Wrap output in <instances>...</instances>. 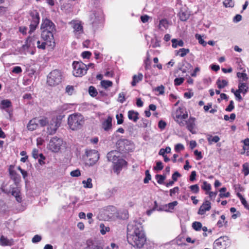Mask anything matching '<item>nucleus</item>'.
Wrapping results in <instances>:
<instances>
[{"label":"nucleus","instance_id":"nucleus-48","mask_svg":"<svg viewBox=\"0 0 249 249\" xmlns=\"http://www.w3.org/2000/svg\"><path fill=\"white\" fill-rule=\"evenodd\" d=\"M190 190L195 194H197L199 192V188L198 185L195 184L191 185L189 187Z\"/></svg>","mask_w":249,"mask_h":249},{"label":"nucleus","instance_id":"nucleus-60","mask_svg":"<svg viewBox=\"0 0 249 249\" xmlns=\"http://www.w3.org/2000/svg\"><path fill=\"white\" fill-rule=\"evenodd\" d=\"M184 81V78H177L174 80L175 85L176 86H179L181 85Z\"/></svg>","mask_w":249,"mask_h":249},{"label":"nucleus","instance_id":"nucleus-10","mask_svg":"<svg viewBox=\"0 0 249 249\" xmlns=\"http://www.w3.org/2000/svg\"><path fill=\"white\" fill-rule=\"evenodd\" d=\"M85 160L87 164L89 165H94L99 160V156L95 150H87L86 152Z\"/></svg>","mask_w":249,"mask_h":249},{"label":"nucleus","instance_id":"nucleus-24","mask_svg":"<svg viewBox=\"0 0 249 249\" xmlns=\"http://www.w3.org/2000/svg\"><path fill=\"white\" fill-rule=\"evenodd\" d=\"M13 243L12 239H8L4 236H1L0 238V245L3 246H11Z\"/></svg>","mask_w":249,"mask_h":249},{"label":"nucleus","instance_id":"nucleus-43","mask_svg":"<svg viewBox=\"0 0 249 249\" xmlns=\"http://www.w3.org/2000/svg\"><path fill=\"white\" fill-rule=\"evenodd\" d=\"M192 227L196 231H200L202 228V224L199 222H194L192 224Z\"/></svg>","mask_w":249,"mask_h":249},{"label":"nucleus","instance_id":"nucleus-2","mask_svg":"<svg viewBox=\"0 0 249 249\" xmlns=\"http://www.w3.org/2000/svg\"><path fill=\"white\" fill-rule=\"evenodd\" d=\"M42 30L41 38L43 41H37V47L39 49H45L46 47L52 46L54 44L53 33L55 30L54 23L50 19H43L41 25Z\"/></svg>","mask_w":249,"mask_h":249},{"label":"nucleus","instance_id":"nucleus-32","mask_svg":"<svg viewBox=\"0 0 249 249\" xmlns=\"http://www.w3.org/2000/svg\"><path fill=\"white\" fill-rule=\"evenodd\" d=\"M228 82L226 80L218 79L216 81V84L219 89H222L228 85Z\"/></svg>","mask_w":249,"mask_h":249},{"label":"nucleus","instance_id":"nucleus-36","mask_svg":"<svg viewBox=\"0 0 249 249\" xmlns=\"http://www.w3.org/2000/svg\"><path fill=\"white\" fill-rule=\"evenodd\" d=\"M237 76L240 78V80H241V82H243L244 81H247L248 79V77L246 73L244 72H237Z\"/></svg>","mask_w":249,"mask_h":249},{"label":"nucleus","instance_id":"nucleus-6","mask_svg":"<svg viewBox=\"0 0 249 249\" xmlns=\"http://www.w3.org/2000/svg\"><path fill=\"white\" fill-rule=\"evenodd\" d=\"M73 75L76 77H81L87 73L88 66L82 62L74 61L72 64Z\"/></svg>","mask_w":249,"mask_h":249},{"label":"nucleus","instance_id":"nucleus-42","mask_svg":"<svg viewBox=\"0 0 249 249\" xmlns=\"http://www.w3.org/2000/svg\"><path fill=\"white\" fill-rule=\"evenodd\" d=\"M178 204V201H174L172 202L168 203L167 205H166L165 207H168V210H165L166 211H169V210H172L174 209V207L176 206Z\"/></svg>","mask_w":249,"mask_h":249},{"label":"nucleus","instance_id":"nucleus-14","mask_svg":"<svg viewBox=\"0 0 249 249\" xmlns=\"http://www.w3.org/2000/svg\"><path fill=\"white\" fill-rule=\"evenodd\" d=\"M196 118L193 117H190L189 119L185 122V124L186 125L187 129L192 134H196Z\"/></svg>","mask_w":249,"mask_h":249},{"label":"nucleus","instance_id":"nucleus-38","mask_svg":"<svg viewBox=\"0 0 249 249\" xmlns=\"http://www.w3.org/2000/svg\"><path fill=\"white\" fill-rule=\"evenodd\" d=\"M195 37L198 40L199 44L203 45V46H206L207 42L204 40V39L202 38V36L200 35L196 34L195 35Z\"/></svg>","mask_w":249,"mask_h":249},{"label":"nucleus","instance_id":"nucleus-26","mask_svg":"<svg viewBox=\"0 0 249 249\" xmlns=\"http://www.w3.org/2000/svg\"><path fill=\"white\" fill-rule=\"evenodd\" d=\"M143 78L142 73H139L138 75H134L133 77V80L131 82V85L135 86L137 83L142 81Z\"/></svg>","mask_w":249,"mask_h":249},{"label":"nucleus","instance_id":"nucleus-56","mask_svg":"<svg viewBox=\"0 0 249 249\" xmlns=\"http://www.w3.org/2000/svg\"><path fill=\"white\" fill-rule=\"evenodd\" d=\"M234 107V102L231 100L230 102L229 106L226 107V110L229 112L231 111L233 109Z\"/></svg>","mask_w":249,"mask_h":249},{"label":"nucleus","instance_id":"nucleus-13","mask_svg":"<svg viewBox=\"0 0 249 249\" xmlns=\"http://www.w3.org/2000/svg\"><path fill=\"white\" fill-rule=\"evenodd\" d=\"M60 122L56 118H53L48 124L47 132L50 135L54 134L59 127Z\"/></svg>","mask_w":249,"mask_h":249},{"label":"nucleus","instance_id":"nucleus-1","mask_svg":"<svg viewBox=\"0 0 249 249\" xmlns=\"http://www.w3.org/2000/svg\"><path fill=\"white\" fill-rule=\"evenodd\" d=\"M141 218L135 219L127 226V239L128 243L134 247L141 248L146 243V238Z\"/></svg>","mask_w":249,"mask_h":249},{"label":"nucleus","instance_id":"nucleus-15","mask_svg":"<svg viewBox=\"0 0 249 249\" xmlns=\"http://www.w3.org/2000/svg\"><path fill=\"white\" fill-rule=\"evenodd\" d=\"M126 163V161L124 159H119V160L113 163L114 172L118 174L122 170L123 167L125 165Z\"/></svg>","mask_w":249,"mask_h":249},{"label":"nucleus","instance_id":"nucleus-29","mask_svg":"<svg viewBox=\"0 0 249 249\" xmlns=\"http://www.w3.org/2000/svg\"><path fill=\"white\" fill-rule=\"evenodd\" d=\"M11 194L12 196H14L16 197L17 201L19 202H21V197L20 196V191L18 188H13L11 191Z\"/></svg>","mask_w":249,"mask_h":249},{"label":"nucleus","instance_id":"nucleus-49","mask_svg":"<svg viewBox=\"0 0 249 249\" xmlns=\"http://www.w3.org/2000/svg\"><path fill=\"white\" fill-rule=\"evenodd\" d=\"M66 93L68 95H71L74 92V87L72 86L68 85L66 88Z\"/></svg>","mask_w":249,"mask_h":249},{"label":"nucleus","instance_id":"nucleus-55","mask_svg":"<svg viewBox=\"0 0 249 249\" xmlns=\"http://www.w3.org/2000/svg\"><path fill=\"white\" fill-rule=\"evenodd\" d=\"M145 175L146 177L143 180V182L144 183H147L148 181L151 179V175L149 173V170H146L145 171Z\"/></svg>","mask_w":249,"mask_h":249},{"label":"nucleus","instance_id":"nucleus-62","mask_svg":"<svg viewBox=\"0 0 249 249\" xmlns=\"http://www.w3.org/2000/svg\"><path fill=\"white\" fill-rule=\"evenodd\" d=\"M69 108V106L68 104H64L58 107V110L60 111H64L68 110Z\"/></svg>","mask_w":249,"mask_h":249},{"label":"nucleus","instance_id":"nucleus-18","mask_svg":"<svg viewBox=\"0 0 249 249\" xmlns=\"http://www.w3.org/2000/svg\"><path fill=\"white\" fill-rule=\"evenodd\" d=\"M119 153L117 151H111L108 153L107 155V158L109 161H111L112 163L119 160Z\"/></svg>","mask_w":249,"mask_h":249},{"label":"nucleus","instance_id":"nucleus-44","mask_svg":"<svg viewBox=\"0 0 249 249\" xmlns=\"http://www.w3.org/2000/svg\"><path fill=\"white\" fill-rule=\"evenodd\" d=\"M201 188L203 190L208 192L211 189V185L210 183H208L207 181H205L203 182Z\"/></svg>","mask_w":249,"mask_h":249},{"label":"nucleus","instance_id":"nucleus-35","mask_svg":"<svg viewBox=\"0 0 249 249\" xmlns=\"http://www.w3.org/2000/svg\"><path fill=\"white\" fill-rule=\"evenodd\" d=\"M207 140L209 144H212L213 142H217L220 140V138L217 136L213 137L211 135H208L207 137Z\"/></svg>","mask_w":249,"mask_h":249},{"label":"nucleus","instance_id":"nucleus-27","mask_svg":"<svg viewBox=\"0 0 249 249\" xmlns=\"http://www.w3.org/2000/svg\"><path fill=\"white\" fill-rule=\"evenodd\" d=\"M168 22L166 19H161L160 21L159 28L161 31H164L168 28Z\"/></svg>","mask_w":249,"mask_h":249},{"label":"nucleus","instance_id":"nucleus-4","mask_svg":"<svg viewBox=\"0 0 249 249\" xmlns=\"http://www.w3.org/2000/svg\"><path fill=\"white\" fill-rule=\"evenodd\" d=\"M62 80V74L57 70L52 71L48 75L47 82L50 86H55L59 84Z\"/></svg>","mask_w":249,"mask_h":249},{"label":"nucleus","instance_id":"nucleus-9","mask_svg":"<svg viewBox=\"0 0 249 249\" xmlns=\"http://www.w3.org/2000/svg\"><path fill=\"white\" fill-rule=\"evenodd\" d=\"M188 116V114L187 112L181 107L178 108L174 114V119L175 121L180 126L185 125V123L183 120L186 119Z\"/></svg>","mask_w":249,"mask_h":249},{"label":"nucleus","instance_id":"nucleus-8","mask_svg":"<svg viewBox=\"0 0 249 249\" xmlns=\"http://www.w3.org/2000/svg\"><path fill=\"white\" fill-rule=\"evenodd\" d=\"M69 24L73 29L74 36L77 38L80 37L84 33L83 23L78 19H73L70 22Z\"/></svg>","mask_w":249,"mask_h":249},{"label":"nucleus","instance_id":"nucleus-33","mask_svg":"<svg viewBox=\"0 0 249 249\" xmlns=\"http://www.w3.org/2000/svg\"><path fill=\"white\" fill-rule=\"evenodd\" d=\"M100 232L102 235H105L107 232L109 231L110 228L106 226L104 224H100Z\"/></svg>","mask_w":249,"mask_h":249},{"label":"nucleus","instance_id":"nucleus-30","mask_svg":"<svg viewBox=\"0 0 249 249\" xmlns=\"http://www.w3.org/2000/svg\"><path fill=\"white\" fill-rule=\"evenodd\" d=\"M172 47L174 48H176L178 47H182L184 45V42L181 40H178L177 39H172Z\"/></svg>","mask_w":249,"mask_h":249},{"label":"nucleus","instance_id":"nucleus-59","mask_svg":"<svg viewBox=\"0 0 249 249\" xmlns=\"http://www.w3.org/2000/svg\"><path fill=\"white\" fill-rule=\"evenodd\" d=\"M116 117L118 124H122L123 123V115L122 114H117Z\"/></svg>","mask_w":249,"mask_h":249},{"label":"nucleus","instance_id":"nucleus-63","mask_svg":"<svg viewBox=\"0 0 249 249\" xmlns=\"http://www.w3.org/2000/svg\"><path fill=\"white\" fill-rule=\"evenodd\" d=\"M39 154L38 153V150L37 149H34L32 151V156L35 159H38L39 157Z\"/></svg>","mask_w":249,"mask_h":249},{"label":"nucleus","instance_id":"nucleus-57","mask_svg":"<svg viewBox=\"0 0 249 249\" xmlns=\"http://www.w3.org/2000/svg\"><path fill=\"white\" fill-rule=\"evenodd\" d=\"M105 249H119V246L114 243H111L110 246H107Z\"/></svg>","mask_w":249,"mask_h":249},{"label":"nucleus","instance_id":"nucleus-34","mask_svg":"<svg viewBox=\"0 0 249 249\" xmlns=\"http://www.w3.org/2000/svg\"><path fill=\"white\" fill-rule=\"evenodd\" d=\"M226 190L227 189L225 187H223L220 189L219 196L220 198L228 197L230 196V194L229 192L225 193Z\"/></svg>","mask_w":249,"mask_h":249},{"label":"nucleus","instance_id":"nucleus-58","mask_svg":"<svg viewBox=\"0 0 249 249\" xmlns=\"http://www.w3.org/2000/svg\"><path fill=\"white\" fill-rule=\"evenodd\" d=\"M70 175L72 177H78L81 175V173L79 170L77 169L71 171L70 173Z\"/></svg>","mask_w":249,"mask_h":249},{"label":"nucleus","instance_id":"nucleus-46","mask_svg":"<svg viewBox=\"0 0 249 249\" xmlns=\"http://www.w3.org/2000/svg\"><path fill=\"white\" fill-rule=\"evenodd\" d=\"M223 4L226 7H233L234 3L232 0H225L223 1Z\"/></svg>","mask_w":249,"mask_h":249},{"label":"nucleus","instance_id":"nucleus-16","mask_svg":"<svg viewBox=\"0 0 249 249\" xmlns=\"http://www.w3.org/2000/svg\"><path fill=\"white\" fill-rule=\"evenodd\" d=\"M102 128L106 131H109L112 129V117L108 116L102 123Z\"/></svg>","mask_w":249,"mask_h":249},{"label":"nucleus","instance_id":"nucleus-7","mask_svg":"<svg viewBox=\"0 0 249 249\" xmlns=\"http://www.w3.org/2000/svg\"><path fill=\"white\" fill-rule=\"evenodd\" d=\"M65 147V143L63 140L59 138L54 137L50 141L48 148L54 152H57L60 149Z\"/></svg>","mask_w":249,"mask_h":249},{"label":"nucleus","instance_id":"nucleus-17","mask_svg":"<svg viewBox=\"0 0 249 249\" xmlns=\"http://www.w3.org/2000/svg\"><path fill=\"white\" fill-rule=\"evenodd\" d=\"M211 202L207 200H205L202 205L200 206L198 213L200 215L204 214L207 211L211 209Z\"/></svg>","mask_w":249,"mask_h":249},{"label":"nucleus","instance_id":"nucleus-61","mask_svg":"<svg viewBox=\"0 0 249 249\" xmlns=\"http://www.w3.org/2000/svg\"><path fill=\"white\" fill-rule=\"evenodd\" d=\"M178 191L179 188L178 187H175L170 190V196H173L176 193H178Z\"/></svg>","mask_w":249,"mask_h":249},{"label":"nucleus","instance_id":"nucleus-47","mask_svg":"<svg viewBox=\"0 0 249 249\" xmlns=\"http://www.w3.org/2000/svg\"><path fill=\"white\" fill-rule=\"evenodd\" d=\"M171 148L169 147H166L165 149L161 148L160 149L159 151V155L164 156L165 155V154L166 153H169L171 152Z\"/></svg>","mask_w":249,"mask_h":249},{"label":"nucleus","instance_id":"nucleus-50","mask_svg":"<svg viewBox=\"0 0 249 249\" xmlns=\"http://www.w3.org/2000/svg\"><path fill=\"white\" fill-rule=\"evenodd\" d=\"M156 178L157 180L158 183L161 184L163 183L164 180L165 179V177L160 175H157L156 176Z\"/></svg>","mask_w":249,"mask_h":249},{"label":"nucleus","instance_id":"nucleus-53","mask_svg":"<svg viewBox=\"0 0 249 249\" xmlns=\"http://www.w3.org/2000/svg\"><path fill=\"white\" fill-rule=\"evenodd\" d=\"M125 94L124 92H122L120 93L119 94L118 101L121 103H123L125 100Z\"/></svg>","mask_w":249,"mask_h":249},{"label":"nucleus","instance_id":"nucleus-37","mask_svg":"<svg viewBox=\"0 0 249 249\" xmlns=\"http://www.w3.org/2000/svg\"><path fill=\"white\" fill-rule=\"evenodd\" d=\"M91 179L90 178H88L86 180H83L82 183L85 188H91L92 187V184L91 183Z\"/></svg>","mask_w":249,"mask_h":249},{"label":"nucleus","instance_id":"nucleus-40","mask_svg":"<svg viewBox=\"0 0 249 249\" xmlns=\"http://www.w3.org/2000/svg\"><path fill=\"white\" fill-rule=\"evenodd\" d=\"M101 84L105 89H107L112 86V82L108 80H103L101 82Z\"/></svg>","mask_w":249,"mask_h":249},{"label":"nucleus","instance_id":"nucleus-52","mask_svg":"<svg viewBox=\"0 0 249 249\" xmlns=\"http://www.w3.org/2000/svg\"><path fill=\"white\" fill-rule=\"evenodd\" d=\"M48 122L49 121L46 118H43L38 120V124H39L41 126H44L46 124H48Z\"/></svg>","mask_w":249,"mask_h":249},{"label":"nucleus","instance_id":"nucleus-21","mask_svg":"<svg viewBox=\"0 0 249 249\" xmlns=\"http://www.w3.org/2000/svg\"><path fill=\"white\" fill-rule=\"evenodd\" d=\"M12 106V103L9 100L6 99L3 100L1 101L0 108L3 109H5L7 112L10 115V111L9 110L8 108Z\"/></svg>","mask_w":249,"mask_h":249},{"label":"nucleus","instance_id":"nucleus-25","mask_svg":"<svg viewBox=\"0 0 249 249\" xmlns=\"http://www.w3.org/2000/svg\"><path fill=\"white\" fill-rule=\"evenodd\" d=\"M139 113L138 112L134 110H130L128 112V117L130 120H132L135 122H137L139 119Z\"/></svg>","mask_w":249,"mask_h":249},{"label":"nucleus","instance_id":"nucleus-41","mask_svg":"<svg viewBox=\"0 0 249 249\" xmlns=\"http://www.w3.org/2000/svg\"><path fill=\"white\" fill-rule=\"evenodd\" d=\"M165 88L163 85H160L155 88L154 90L158 92L157 95H163L164 93Z\"/></svg>","mask_w":249,"mask_h":249},{"label":"nucleus","instance_id":"nucleus-45","mask_svg":"<svg viewBox=\"0 0 249 249\" xmlns=\"http://www.w3.org/2000/svg\"><path fill=\"white\" fill-rule=\"evenodd\" d=\"M89 92L90 95L92 97L96 96L98 93L96 89L93 86L89 87Z\"/></svg>","mask_w":249,"mask_h":249},{"label":"nucleus","instance_id":"nucleus-3","mask_svg":"<svg viewBox=\"0 0 249 249\" xmlns=\"http://www.w3.org/2000/svg\"><path fill=\"white\" fill-rule=\"evenodd\" d=\"M85 123V119L82 115L79 113H75L70 115L68 118V124L69 127L72 130L80 129Z\"/></svg>","mask_w":249,"mask_h":249},{"label":"nucleus","instance_id":"nucleus-31","mask_svg":"<svg viewBox=\"0 0 249 249\" xmlns=\"http://www.w3.org/2000/svg\"><path fill=\"white\" fill-rule=\"evenodd\" d=\"M118 216L121 219H125L128 218V212L126 209L120 211L118 213Z\"/></svg>","mask_w":249,"mask_h":249},{"label":"nucleus","instance_id":"nucleus-11","mask_svg":"<svg viewBox=\"0 0 249 249\" xmlns=\"http://www.w3.org/2000/svg\"><path fill=\"white\" fill-rule=\"evenodd\" d=\"M230 241L227 236L220 237L213 243V249H226L230 246Z\"/></svg>","mask_w":249,"mask_h":249},{"label":"nucleus","instance_id":"nucleus-20","mask_svg":"<svg viewBox=\"0 0 249 249\" xmlns=\"http://www.w3.org/2000/svg\"><path fill=\"white\" fill-rule=\"evenodd\" d=\"M38 125V119L34 118L29 121L27 127L29 130L33 131L37 128Z\"/></svg>","mask_w":249,"mask_h":249},{"label":"nucleus","instance_id":"nucleus-39","mask_svg":"<svg viewBox=\"0 0 249 249\" xmlns=\"http://www.w3.org/2000/svg\"><path fill=\"white\" fill-rule=\"evenodd\" d=\"M242 172L245 176L249 174V164L248 163L246 162L243 164Z\"/></svg>","mask_w":249,"mask_h":249},{"label":"nucleus","instance_id":"nucleus-54","mask_svg":"<svg viewBox=\"0 0 249 249\" xmlns=\"http://www.w3.org/2000/svg\"><path fill=\"white\" fill-rule=\"evenodd\" d=\"M84 249H103L102 247L96 244H92L91 245H88Z\"/></svg>","mask_w":249,"mask_h":249},{"label":"nucleus","instance_id":"nucleus-5","mask_svg":"<svg viewBox=\"0 0 249 249\" xmlns=\"http://www.w3.org/2000/svg\"><path fill=\"white\" fill-rule=\"evenodd\" d=\"M104 18L103 11L99 8H95L92 9L89 14V20L93 25L102 21Z\"/></svg>","mask_w":249,"mask_h":249},{"label":"nucleus","instance_id":"nucleus-19","mask_svg":"<svg viewBox=\"0 0 249 249\" xmlns=\"http://www.w3.org/2000/svg\"><path fill=\"white\" fill-rule=\"evenodd\" d=\"M14 166L11 165L9 167V171L11 178L13 179L15 182H18L20 179V176L17 173V172L14 170Z\"/></svg>","mask_w":249,"mask_h":249},{"label":"nucleus","instance_id":"nucleus-64","mask_svg":"<svg viewBox=\"0 0 249 249\" xmlns=\"http://www.w3.org/2000/svg\"><path fill=\"white\" fill-rule=\"evenodd\" d=\"M166 125V123L164 121H163L162 120H160L159 121V124H158V126L160 129H164Z\"/></svg>","mask_w":249,"mask_h":249},{"label":"nucleus","instance_id":"nucleus-22","mask_svg":"<svg viewBox=\"0 0 249 249\" xmlns=\"http://www.w3.org/2000/svg\"><path fill=\"white\" fill-rule=\"evenodd\" d=\"M190 16V13L188 10L185 9H181L179 13V17L181 20H187Z\"/></svg>","mask_w":249,"mask_h":249},{"label":"nucleus","instance_id":"nucleus-12","mask_svg":"<svg viewBox=\"0 0 249 249\" xmlns=\"http://www.w3.org/2000/svg\"><path fill=\"white\" fill-rule=\"evenodd\" d=\"M30 15L32 17V20L30 25L29 33L32 34L35 31L39 23V14L36 11L31 12Z\"/></svg>","mask_w":249,"mask_h":249},{"label":"nucleus","instance_id":"nucleus-51","mask_svg":"<svg viewBox=\"0 0 249 249\" xmlns=\"http://www.w3.org/2000/svg\"><path fill=\"white\" fill-rule=\"evenodd\" d=\"M163 168L162 163L160 161L156 162V166L154 167V169L157 171H160Z\"/></svg>","mask_w":249,"mask_h":249},{"label":"nucleus","instance_id":"nucleus-23","mask_svg":"<svg viewBox=\"0 0 249 249\" xmlns=\"http://www.w3.org/2000/svg\"><path fill=\"white\" fill-rule=\"evenodd\" d=\"M249 87L246 83L242 82L241 80H239L238 84V89L240 92L245 94L248 90Z\"/></svg>","mask_w":249,"mask_h":249},{"label":"nucleus","instance_id":"nucleus-28","mask_svg":"<svg viewBox=\"0 0 249 249\" xmlns=\"http://www.w3.org/2000/svg\"><path fill=\"white\" fill-rule=\"evenodd\" d=\"M190 52L189 49L185 48H181L178 50L175 51V53L176 55H178L181 57L185 56L187 54H188Z\"/></svg>","mask_w":249,"mask_h":249}]
</instances>
